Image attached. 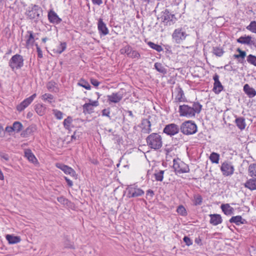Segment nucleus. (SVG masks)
I'll return each instance as SVG.
<instances>
[{
	"instance_id": "obj_1",
	"label": "nucleus",
	"mask_w": 256,
	"mask_h": 256,
	"mask_svg": "<svg viewBox=\"0 0 256 256\" xmlns=\"http://www.w3.org/2000/svg\"><path fill=\"white\" fill-rule=\"evenodd\" d=\"M192 106L182 104L179 106L178 112L180 116L187 118H194L196 114H199L202 110V105L198 102L192 103Z\"/></svg>"
},
{
	"instance_id": "obj_2",
	"label": "nucleus",
	"mask_w": 256,
	"mask_h": 256,
	"mask_svg": "<svg viewBox=\"0 0 256 256\" xmlns=\"http://www.w3.org/2000/svg\"><path fill=\"white\" fill-rule=\"evenodd\" d=\"M147 146L151 149L158 150L160 148L162 145V138L158 133H152L146 138Z\"/></svg>"
},
{
	"instance_id": "obj_3",
	"label": "nucleus",
	"mask_w": 256,
	"mask_h": 256,
	"mask_svg": "<svg viewBox=\"0 0 256 256\" xmlns=\"http://www.w3.org/2000/svg\"><path fill=\"white\" fill-rule=\"evenodd\" d=\"M180 130L184 134H193L197 132V126L194 122L192 120H187L182 124Z\"/></svg>"
},
{
	"instance_id": "obj_4",
	"label": "nucleus",
	"mask_w": 256,
	"mask_h": 256,
	"mask_svg": "<svg viewBox=\"0 0 256 256\" xmlns=\"http://www.w3.org/2000/svg\"><path fill=\"white\" fill-rule=\"evenodd\" d=\"M24 58L22 56L16 54L13 56L8 62V66L12 71L20 69L24 66Z\"/></svg>"
},
{
	"instance_id": "obj_5",
	"label": "nucleus",
	"mask_w": 256,
	"mask_h": 256,
	"mask_svg": "<svg viewBox=\"0 0 256 256\" xmlns=\"http://www.w3.org/2000/svg\"><path fill=\"white\" fill-rule=\"evenodd\" d=\"M42 8L36 4H32V7H28L26 14L30 20L39 19L42 15Z\"/></svg>"
},
{
	"instance_id": "obj_6",
	"label": "nucleus",
	"mask_w": 256,
	"mask_h": 256,
	"mask_svg": "<svg viewBox=\"0 0 256 256\" xmlns=\"http://www.w3.org/2000/svg\"><path fill=\"white\" fill-rule=\"evenodd\" d=\"M161 18L162 22L166 26H171L174 24L177 20L175 15L171 14L168 9H166L162 12Z\"/></svg>"
},
{
	"instance_id": "obj_7",
	"label": "nucleus",
	"mask_w": 256,
	"mask_h": 256,
	"mask_svg": "<svg viewBox=\"0 0 256 256\" xmlns=\"http://www.w3.org/2000/svg\"><path fill=\"white\" fill-rule=\"evenodd\" d=\"M173 168L176 174H183L190 172V168L186 164L180 160H173Z\"/></svg>"
},
{
	"instance_id": "obj_8",
	"label": "nucleus",
	"mask_w": 256,
	"mask_h": 256,
	"mask_svg": "<svg viewBox=\"0 0 256 256\" xmlns=\"http://www.w3.org/2000/svg\"><path fill=\"white\" fill-rule=\"evenodd\" d=\"M188 36V34L182 28L176 29L172 34V38L174 42L177 44H181L184 40Z\"/></svg>"
},
{
	"instance_id": "obj_9",
	"label": "nucleus",
	"mask_w": 256,
	"mask_h": 256,
	"mask_svg": "<svg viewBox=\"0 0 256 256\" xmlns=\"http://www.w3.org/2000/svg\"><path fill=\"white\" fill-rule=\"evenodd\" d=\"M220 170L223 176H228L234 174V168L232 162L225 161L222 164Z\"/></svg>"
},
{
	"instance_id": "obj_10",
	"label": "nucleus",
	"mask_w": 256,
	"mask_h": 256,
	"mask_svg": "<svg viewBox=\"0 0 256 256\" xmlns=\"http://www.w3.org/2000/svg\"><path fill=\"white\" fill-rule=\"evenodd\" d=\"M126 190L128 192L127 196L129 198L138 197L144 194L143 190L134 185L128 186L126 188Z\"/></svg>"
},
{
	"instance_id": "obj_11",
	"label": "nucleus",
	"mask_w": 256,
	"mask_h": 256,
	"mask_svg": "<svg viewBox=\"0 0 256 256\" xmlns=\"http://www.w3.org/2000/svg\"><path fill=\"white\" fill-rule=\"evenodd\" d=\"M180 128L175 124H167L164 127L163 132L168 136H174L178 134L180 131Z\"/></svg>"
},
{
	"instance_id": "obj_12",
	"label": "nucleus",
	"mask_w": 256,
	"mask_h": 256,
	"mask_svg": "<svg viewBox=\"0 0 256 256\" xmlns=\"http://www.w3.org/2000/svg\"><path fill=\"white\" fill-rule=\"evenodd\" d=\"M236 42L241 44L254 46L256 48V39L254 38H252L250 36H242L236 40Z\"/></svg>"
},
{
	"instance_id": "obj_13",
	"label": "nucleus",
	"mask_w": 256,
	"mask_h": 256,
	"mask_svg": "<svg viewBox=\"0 0 256 256\" xmlns=\"http://www.w3.org/2000/svg\"><path fill=\"white\" fill-rule=\"evenodd\" d=\"M36 96V94H34L30 97L24 99L22 102L17 106L16 110L18 112L22 111L32 102Z\"/></svg>"
},
{
	"instance_id": "obj_14",
	"label": "nucleus",
	"mask_w": 256,
	"mask_h": 256,
	"mask_svg": "<svg viewBox=\"0 0 256 256\" xmlns=\"http://www.w3.org/2000/svg\"><path fill=\"white\" fill-rule=\"evenodd\" d=\"M214 80L213 92L216 94H220L224 89V86L219 80V76L217 74H215L213 76Z\"/></svg>"
},
{
	"instance_id": "obj_15",
	"label": "nucleus",
	"mask_w": 256,
	"mask_h": 256,
	"mask_svg": "<svg viewBox=\"0 0 256 256\" xmlns=\"http://www.w3.org/2000/svg\"><path fill=\"white\" fill-rule=\"evenodd\" d=\"M89 103H86L82 106L83 112L84 114H91L93 112L94 108L92 106H98V100L92 101L89 100Z\"/></svg>"
},
{
	"instance_id": "obj_16",
	"label": "nucleus",
	"mask_w": 256,
	"mask_h": 256,
	"mask_svg": "<svg viewBox=\"0 0 256 256\" xmlns=\"http://www.w3.org/2000/svg\"><path fill=\"white\" fill-rule=\"evenodd\" d=\"M56 166L62 170L66 174H68L75 179H76L77 175L76 172L70 167L62 164H57Z\"/></svg>"
},
{
	"instance_id": "obj_17",
	"label": "nucleus",
	"mask_w": 256,
	"mask_h": 256,
	"mask_svg": "<svg viewBox=\"0 0 256 256\" xmlns=\"http://www.w3.org/2000/svg\"><path fill=\"white\" fill-rule=\"evenodd\" d=\"M98 29L100 36H106L108 34V30L102 18H100L98 20Z\"/></svg>"
},
{
	"instance_id": "obj_18",
	"label": "nucleus",
	"mask_w": 256,
	"mask_h": 256,
	"mask_svg": "<svg viewBox=\"0 0 256 256\" xmlns=\"http://www.w3.org/2000/svg\"><path fill=\"white\" fill-rule=\"evenodd\" d=\"M48 17L51 23L58 24L62 21V20L58 17L56 13L53 10L49 11Z\"/></svg>"
},
{
	"instance_id": "obj_19",
	"label": "nucleus",
	"mask_w": 256,
	"mask_h": 256,
	"mask_svg": "<svg viewBox=\"0 0 256 256\" xmlns=\"http://www.w3.org/2000/svg\"><path fill=\"white\" fill-rule=\"evenodd\" d=\"M123 96L122 94L116 92L112 93L111 95L108 96V100L109 103H118L120 102Z\"/></svg>"
},
{
	"instance_id": "obj_20",
	"label": "nucleus",
	"mask_w": 256,
	"mask_h": 256,
	"mask_svg": "<svg viewBox=\"0 0 256 256\" xmlns=\"http://www.w3.org/2000/svg\"><path fill=\"white\" fill-rule=\"evenodd\" d=\"M142 126L144 133L150 134L152 132L151 123L148 119H144L142 120Z\"/></svg>"
},
{
	"instance_id": "obj_21",
	"label": "nucleus",
	"mask_w": 256,
	"mask_h": 256,
	"mask_svg": "<svg viewBox=\"0 0 256 256\" xmlns=\"http://www.w3.org/2000/svg\"><path fill=\"white\" fill-rule=\"evenodd\" d=\"M210 223L214 226H217L222 222V218L220 214H210Z\"/></svg>"
},
{
	"instance_id": "obj_22",
	"label": "nucleus",
	"mask_w": 256,
	"mask_h": 256,
	"mask_svg": "<svg viewBox=\"0 0 256 256\" xmlns=\"http://www.w3.org/2000/svg\"><path fill=\"white\" fill-rule=\"evenodd\" d=\"M176 91L177 92V94L176 96L175 100L177 102H186V98L184 96V94L183 90L180 87L176 88Z\"/></svg>"
},
{
	"instance_id": "obj_23",
	"label": "nucleus",
	"mask_w": 256,
	"mask_h": 256,
	"mask_svg": "<svg viewBox=\"0 0 256 256\" xmlns=\"http://www.w3.org/2000/svg\"><path fill=\"white\" fill-rule=\"evenodd\" d=\"M243 90L245 94L250 98H252L256 95V90L254 88L250 87L248 84H244Z\"/></svg>"
},
{
	"instance_id": "obj_24",
	"label": "nucleus",
	"mask_w": 256,
	"mask_h": 256,
	"mask_svg": "<svg viewBox=\"0 0 256 256\" xmlns=\"http://www.w3.org/2000/svg\"><path fill=\"white\" fill-rule=\"evenodd\" d=\"M230 223H234L236 225L240 226L241 224H246V220L242 218L240 216H234L231 218L229 220Z\"/></svg>"
},
{
	"instance_id": "obj_25",
	"label": "nucleus",
	"mask_w": 256,
	"mask_h": 256,
	"mask_svg": "<svg viewBox=\"0 0 256 256\" xmlns=\"http://www.w3.org/2000/svg\"><path fill=\"white\" fill-rule=\"evenodd\" d=\"M24 156L33 164H35L38 162L37 159L30 149H26L24 150Z\"/></svg>"
},
{
	"instance_id": "obj_26",
	"label": "nucleus",
	"mask_w": 256,
	"mask_h": 256,
	"mask_svg": "<svg viewBox=\"0 0 256 256\" xmlns=\"http://www.w3.org/2000/svg\"><path fill=\"white\" fill-rule=\"evenodd\" d=\"M244 186L251 190H256V178H252L247 180L244 183Z\"/></svg>"
},
{
	"instance_id": "obj_27",
	"label": "nucleus",
	"mask_w": 256,
	"mask_h": 256,
	"mask_svg": "<svg viewBox=\"0 0 256 256\" xmlns=\"http://www.w3.org/2000/svg\"><path fill=\"white\" fill-rule=\"evenodd\" d=\"M235 124L237 127L241 130H244L246 126L245 118L243 117H238L235 120Z\"/></svg>"
},
{
	"instance_id": "obj_28",
	"label": "nucleus",
	"mask_w": 256,
	"mask_h": 256,
	"mask_svg": "<svg viewBox=\"0 0 256 256\" xmlns=\"http://www.w3.org/2000/svg\"><path fill=\"white\" fill-rule=\"evenodd\" d=\"M6 238L10 244H18L21 240L20 236H14L11 234H7Z\"/></svg>"
},
{
	"instance_id": "obj_29",
	"label": "nucleus",
	"mask_w": 256,
	"mask_h": 256,
	"mask_svg": "<svg viewBox=\"0 0 256 256\" xmlns=\"http://www.w3.org/2000/svg\"><path fill=\"white\" fill-rule=\"evenodd\" d=\"M46 88L50 92H59L57 84L54 81L49 82L46 84Z\"/></svg>"
},
{
	"instance_id": "obj_30",
	"label": "nucleus",
	"mask_w": 256,
	"mask_h": 256,
	"mask_svg": "<svg viewBox=\"0 0 256 256\" xmlns=\"http://www.w3.org/2000/svg\"><path fill=\"white\" fill-rule=\"evenodd\" d=\"M221 208L226 215H231L233 214L234 208L228 204H222Z\"/></svg>"
},
{
	"instance_id": "obj_31",
	"label": "nucleus",
	"mask_w": 256,
	"mask_h": 256,
	"mask_svg": "<svg viewBox=\"0 0 256 256\" xmlns=\"http://www.w3.org/2000/svg\"><path fill=\"white\" fill-rule=\"evenodd\" d=\"M36 128L34 126H30L28 127L24 130H23L21 133V136L24 138H26L31 135L35 130Z\"/></svg>"
},
{
	"instance_id": "obj_32",
	"label": "nucleus",
	"mask_w": 256,
	"mask_h": 256,
	"mask_svg": "<svg viewBox=\"0 0 256 256\" xmlns=\"http://www.w3.org/2000/svg\"><path fill=\"white\" fill-rule=\"evenodd\" d=\"M154 68L159 72L165 74L167 73V70L162 65L161 63L156 62L154 64Z\"/></svg>"
},
{
	"instance_id": "obj_33",
	"label": "nucleus",
	"mask_w": 256,
	"mask_h": 256,
	"mask_svg": "<svg viewBox=\"0 0 256 256\" xmlns=\"http://www.w3.org/2000/svg\"><path fill=\"white\" fill-rule=\"evenodd\" d=\"M35 110L38 115L42 116L45 113L46 107L42 104H38L35 106Z\"/></svg>"
},
{
	"instance_id": "obj_34",
	"label": "nucleus",
	"mask_w": 256,
	"mask_h": 256,
	"mask_svg": "<svg viewBox=\"0 0 256 256\" xmlns=\"http://www.w3.org/2000/svg\"><path fill=\"white\" fill-rule=\"evenodd\" d=\"M78 85L84 88L86 90H90L91 86L89 83L83 78H81L78 82Z\"/></svg>"
},
{
	"instance_id": "obj_35",
	"label": "nucleus",
	"mask_w": 256,
	"mask_h": 256,
	"mask_svg": "<svg viewBox=\"0 0 256 256\" xmlns=\"http://www.w3.org/2000/svg\"><path fill=\"white\" fill-rule=\"evenodd\" d=\"M132 50L133 48L131 46L126 45L120 50V52L121 54H126L127 56L128 57Z\"/></svg>"
},
{
	"instance_id": "obj_36",
	"label": "nucleus",
	"mask_w": 256,
	"mask_h": 256,
	"mask_svg": "<svg viewBox=\"0 0 256 256\" xmlns=\"http://www.w3.org/2000/svg\"><path fill=\"white\" fill-rule=\"evenodd\" d=\"M27 32L29 34L28 36H26L28 38L26 41V46L28 47L30 44H33L34 40V36L32 31H28Z\"/></svg>"
},
{
	"instance_id": "obj_37",
	"label": "nucleus",
	"mask_w": 256,
	"mask_h": 256,
	"mask_svg": "<svg viewBox=\"0 0 256 256\" xmlns=\"http://www.w3.org/2000/svg\"><path fill=\"white\" fill-rule=\"evenodd\" d=\"M210 160L212 163L218 164L220 160V154L218 153L213 152L210 156Z\"/></svg>"
},
{
	"instance_id": "obj_38",
	"label": "nucleus",
	"mask_w": 256,
	"mask_h": 256,
	"mask_svg": "<svg viewBox=\"0 0 256 256\" xmlns=\"http://www.w3.org/2000/svg\"><path fill=\"white\" fill-rule=\"evenodd\" d=\"M148 44L150 48L155 50L158 52H160L163 50V48L161 46L158 44H156L152 42H149L148 43Z\"/></svg>"
},
{
	"instance_id": "obj_39",
	"label": "nucleus",
	"mask_w": 256,
	"mask_h": 256,
	"mask_svg": "<svg viewBox=\"0 0 256 256\" xmlns=\"http://www.w3.org/2000/svg\"><path fill=\"white\" fill-rule=\"evenodd\" d=\"M212 52L216 56L220 57L223 55V54L224 53V51L223 50L222 48H220V47L216 46V47H213Z\"/></svg>"
},
{
	"instance_id": "obj_40",
	"label": "nucleus",
	"mask_w": 256,
	"mask_h": 256,
	"mask_svg": "<svg viewBox=\"0 0 256 256\" xmlns=\"http://www.w3.org/2000/svg\"><path fill=\"white\" fill-rule=\"evenodd\" d=\"M248 172L251 176H256V163L250 164L248 166Z\"/></svg>"
},
{
	"instance_id": "obj_41",
	"label": "nucleus",
	"mask_w": 256,
	"mask_h": 256,
	"mask_svg": "<svg viewBox=\"0 0 256 256\" xmlns=\"http://www.w3.org/2000/svg\"><path fill=\"white\" fill-rule=\"evenodd\" d=\"M202 202V198L199 194H194V204L195 206L200 205Z\"/></svg>"
},
{
	"instance_id": "obj_42",
	"label": "nucleus",
	"mask_w": 256,
	"mask_h": 256,
	"mask_svg": "<svg viewBox=\"0 0 256 256\" xmlns=\"http://www.w3.org/2000/svg\"><path fill=\"white\" fill-rule=\"evenodd\" d=\"M41 98L44 102L48 101L49 103L51 104L54 99V96L50 94H45L42 96Z\"/></svg>"
},
{
	"instance_id": "obj_43",
	"label": "nucleus",
	"mask_w": 256,
	"mask_h": 256,
	"mask_svg": "<svg viewBox=\"0 0 256 256\" xmlns=\"http://www.w3.org/2000/svg\"><path fill=\"white\" fill-rule=\"evenodd\" d=\"M164 170H160L156 172H155L154 176L156 180L157 181L162 182L164 178Z\"/></svg>"
},
{
	"instance_id": "obj_44",
	"label": "nucleus",
	"mask_w": 256,
	"mask_h": 256,
	"mask_svg": "<svg viewBox=\"0 0 256 256\" xmlns=\"http://www.w3.org/2000/svg\"><path fill=\"white\" fill-rule=\"evenodd\" d=\"M14 131L16 132H20L22 128V124L19 122H15L12 124Z\"/></svg>"
},
{
	"instance_id": "obj_45",
	"label": "nucleus",
	"mask_w": 256,
	"mask_h": 256,
	"mask_svg": "<svg viewBox=\"0 0 256 256\" xmlns=\"http://www.w3.org/2000/svg\"><path fill=\"white\" fill-rule=\"evenodd\" d=\"M246 29L256 34V21H252L250 24L246 26Z\"/></svg>"
},
{
	"instance_id": "obj_46",
	"label": "nucleus",
	"mask_w": 256,
	"mask_h": 256,
	"mask_svg": "<svg viewBox=\"0 0 256 256\" xmlns=\"http://www.w3.org/2000/svg\"><path fill=\"white\" fill-rule=\"evenodd\" d=\"M176 212L178 214L182 216H185L187 214V212L185 208L182 205H180L178 207Z\"/></svg>"
},
{
	"instance_id": "obj_47",
	"label": "nucleus",
	"mask_w": 256,
	"mask_h": 256,
	"mask_svg": "<svg viewBox=\"0 0 256 256\" xmlns=\"http://www.w3.org/2000/svg\"><path fill=\"white\" fill-rule=\"evenodd\" d=\"M247 61L248 63L256 66V56L250 54L247 56Z\"/></svg>"
},
{
	"instance_id": "obj_48",
	"label": "nucleus",
	"mask_w": 256,
	"mask_h": 256,
	"mask_svg": "<svg viewBox=\"0 0 256 256\" xmlns=\"http://www.w3.org/2000/svg\"><path fill=\"white\" fill-rule=\"evenodd\" d=\"M128 57L132 59H139L140 58V54L137 50L133 49Z\"/></svg>"
},
{
	"instance_id": "obj_49",
	"label": "nucleus",
	"mask_w": 256,
	"mask_h": 256,
	"mask_svg": "<svg viewBox=\"0 0 256 256\" xmlns=\"http://www.w3.org/2000/svg\"><path fill=\"white\" fill-rule=\"evenodd\" d=\"M66 42H61L60 45L58 47L57 49L56 50V52L58 54L62 53L66 48Z\"/></svg>"
},
{
	"instance_id": "obj_50",
	"label": "nucleus",
	"mask_w": 256,
	"mask_h": 256,
	"mask_svg": "<svg viewBox=\"0 0 256 256\" xmlns=\"http://www.w3.org/2000/svg\"><path fill=\"white\" fill-rule=\"evenodd\" d=\"M72 122V118L70 116H68L66 118L64 119L63 122L64 126L66 129H69L70 124Z\"/></svg>"
},
{
	"instance_id": "obj_51",
	"label": "nucleus",
	"mask_w": 256,
	"mask_h": 256,
	"mask_svg": "<svg viewBox=\"0 0 256 256\" xmlns=\"http://www.w3.org/2000/svg\"><path fill=\"white\" fill-rule=\"evenodd\" d=\"M55 116L58 120H61L63 118V114L62 112L58 110H54Z\"/></svg>"
},
{
	"instance_id": "obj_52",
	"label": "nucleus",
	"mask_w": 256,
	"mask_h": 256,
	"mask_svg": "<svg viewBox=\"0 0 256 256\" xmlns=\"http://www.w3.org/2000/svg\"><path fill=\"white\" fill-rule=\"evenodd\" d=\"M0 157L6 161L10 160V156L8 154L0 152Z\"/></svg>"
},
{
	"instance_id": "obj_53",
	"label": "nucleus",
	"mask_w": 256,
	"mask_h": 256,
	"mask_svg": "<svg viewBox=\"0 0 256 256\" xmlns=\"http://www.w3.org/2000/svg\"><path fill=\"white\" fill-rule=\"evenodd\" d=\"M64 246L66 248H71V249L74 248V246L72 242H70L69 240H66L64 242Z\"/></svg>"
},
{
	"instance_id": "obj_54",
	"label": "nucleus",
	"mask_w": 256,
	"mask_h": 256,
	"mask_svg": "<svg viewBox=\"0 0 256 256\" xmlns=\"http://www.w3.org/2000/svg\"><path fill=\"white\" fill-rule=\"evenodd\" d=\"M184 242L186 243V245L190 246L192 244V242L190 238L187 236H184L183 238Z\"/></svg>"
},
{
	"instance_id": "obj_55",
	"label": "nucleus",
	"mask_w": 256,
	"mask_h": 256,
	"mask_svg": "<svg viewBox=\"0 0 256 256\" xmlns=\"http://www.w3.org/2000/svg\"><path fill=\"white\" fill-rule=\"evenodd\" d=\"M35 45L36 46L38 57L39 58H42L43 56L42 50H41L40 48V46H38V44H36Z\"/></svg>"
},
{
	"instance_id": "obj_56",
	"label": "nucleus",
	"mask_w": 256,
	"mask_h": 256,
	"mask_svg": "<svg viewBox=\"0 0 256 256\" xmlns=\"http://www.w3.org/2000/svg\"><path fill=\"white\" fill-rule=\"evenodd\" d=\"M239 56H240V58H242V60H238V62H240V63H243L244 62H243L244 61V58L245 56H246V52L243 51V50L240 52V53L239 54Z\"/></svg>"
},
{
	"instance_id": "obj_57",
	"label": "nucleus",
	"mask_w": 256,
	"mask_h": 256,
	"mask_svg": "<svg viewBox=\"0 0 256 256\" xmlns=\"http://www.w3.org/2000/svg\"><path fill=\"white\" fill-rule=\"evenodd\" d=\"M58 201L62 204H65L67 203L68 200L64 198V196H60L57 198Z\"/></svg>"
},
{
	"instance_id": "obj_58",
	"label": "nucleus",
	"mask_w": 256,
	"mask_h": 256,
	"mask_svg": "<svg viewBox=\"0 0 256 256\" xmlns=\"http://www.w3.org/2000/svg\"><path fill=\"white\" fill-rule=\"evenodd\" d=\"M90 81L91 84L94 86H98L100 84L98 80L94 78H90Z\"/></svg>"
},
{
	"instance_id": "obj_59",
	"label": "nucleus",
	"mask_w": 256,
	"mask_h": 256,
	"mask_svg": "<svg viewBox=\"0 0 256 256\" xmlns=\"http://www.w3.org/2000/svg\"><path fill=\"white\" fill-rule=\"evenodd\" d=\"M231 62H230L229 64H226L224 66V70L228 71H232L234 70V68L232 66H230Z\"/></svg>"
},
{
	"instance_id": "obj_60",
	"label": "nucleus",
	"mask_w": 256,
	"mask_h": 256,
	"mask_svg": "<svg viewBox=\"0 0 256 256\" xmlns=\"http://www.w3.org/2000/svg\"><path fill=\"white\" fill-rule=\"evenodd\" d=\"M154 195V192L153 190L149 189L146 191V196H150V198H152Z\"/></svg>"
},
{
	"instance_id": "obj_61",
	"label": "nucleus",
	"mask_w": 256,
	"mask_h": 256,
	"mask_svg": "<svg viewBox=\"0 0 256 256\" xmlns=\"http://www.w3.org/2000/svg\"><path fill=\"white\" fill-rule=\"evenodd\" d=\"M64 179H65L66 181V182L68 185L70 187H72L73 186V182L71 180H70L69 178H68L66 176L64 177Z\"/></svg>"
},
{
	"instance_id": "obj_62",
	"label": "nucleus",
	"mask_w": 256,
	"mask_h": 256,
	"mask_svg": "<svg viewBox=\"0 0 256 256\" xmlns=\"http://www.w3.org/2000/svg\"><path fill=\"white\" fill-rule=\"evenodd\" d=\"M92 1L94 4L100 6L102 4V0H92Z\"/></svg>"
},
{
	"instance_id": "obj_63",
	"label": "nucleus",
	"mask_w": 256,
	"mask_h": 256,
	"mask_svg": "<svg viewBox=\"0 0 256 256\" xmlns=\"http://www.w3.org/2000/svg\"><path fill=\"white\" fill-rule=\"evenodd\" d=\"M6 131L8 132H14L13 126H7L6 128Z\"/></svg>"
},
{
	"instance_id": "obj_64",
	"label": "nucleus",
	"mask_w": 256,
	"mask_h": 256,
	"mask_svg": "<svg viewBox=\"0 0 256 256\" xmlns=\"http://www.w3.org/2000/svg\"><path fill=\"white\" fill-rule=\"evenodd\" d=\"M102 116L110 117V112L108 110H106V109L103 110L102 111Z\"/></svg>"
}]
</instances>
